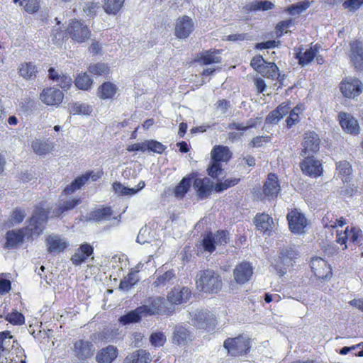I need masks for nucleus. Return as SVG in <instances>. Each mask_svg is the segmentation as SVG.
<instances>
[{
    "label": "nucleus",
    "mask_w": 363,
    "mask_h": 363,
    "mask_svg": "<svg viewBox=\"0 0 363 363\" xmlns=\"http://www.w3.org/2000/svg\"><path fill=\"white\" fill-rule=\"evenodd\" d=\"M240 182V178L230 177L224 179L223 181H218L216 183V192L220 193L229 188L233 187L238 184Z\"/></svg>",
    "instance_id": "nucleus-52"
},
{
    "label": "nucleus",
    "mask_w": 363,
    "mask_h": 363,
    "mask_svg": "<svg viewBox=\"0 0 363 363\" xmlns=\"http://www.w3.org/2000/svg\"><path fill=\"white\" fill-rule=\"evenodd\" d=\"M250 340L245 335H239L234 338H228L224 341L223 347L233 357L246 354L250 348Z\"/></svg>",
    "instance_id": "nucleus-7"
},
{
    "label": "nucleus",
    "mask_w": 363,
    "mask_h": 363,
    "mask_svg": "<svg viewBox=\"0 0 363 363\" xmlns=\"http://www.w3.org/2000/svg\"><path fill=\"white\" fill-rule=\"evenodd\" d=\"M69 113L74 115L76 114H89L91 113V107L89 105L79 103H74L69 107Z\"/></svg>",
    "instance_id": "nucleus-58"
},
{
    "label": "nucleus",
    "mask_w": 363,
    "mask_h": 363,
    "mask_svg": "<svg viewBox=\"0 0 363 363\" xmlns=\"http://www.w3.org/2000/svg\"><path fill=\"white\" fill-rule=\"evenodd\" d=\"M193 333L183 325L179 324L174 326L172 341L179 346H184L194 340Z\"/></svg>",
    "instance_id": "nucleus-27"
},
{
    "label": "nucleus",
    "mask_w": 363,
    "mask_h": 363,
    "mask_svg": "<svg viewBox=\"0 0 363 363\" xmlns=\"http://www.w3.org/2000/svg\"><path fill=\"white\" fill-rule=\"evenodd\" d=\"M280 191L281 186L278 176L275 173H269L262 187L264 197L268 200H274L277 198Z\"/></svg>",
    "instance_id": "nucleus-15"
},
{
    "label": "nucleus",
    "mask_w": 363,
    "mask_h": 363,
    "mask_svg": "<svg viewBox=\"0 0 363 363\" xmlns=\"http://www.w3.org/2000/svg\"><path fill=\"white\" fill-rule=\"evenodd\" d=\"M320 140L318 135L314 131H307L305 133L302 142V150L301 155L315 154L320 148Z\"/></svg>",
    "instance_id": "nucleus-19"
},
{
    "label": "nucleus",
    "mask_w": 363,
    "mask_h": 363,
    "mask_svg": "<svg viewBox=\"0 0 363 363\" xmlns=\"http://www.w3.org/2000/svg\"><path fill=\"white\" fill-rule=\"evenodd\" d=\"M289 230L291 233L301 234L308 225V220L300 211L297 208L291 209L286 216Z\"/></svg>",
    "instance_id": "nucleus-12"
},
{
    "label": "nucleus",
    "mask_w": 363,
    "mask_h": 363,
    "mask_svg": "<svg viewBox=\"0 0 363 363\" xmlns=\"http://www.w3.org/2000/svg\"><path fill=\"white\" fill-rule=\"evenodd\" d=\"M262 118L257 117L255 118H250L247 121L246 125L242 123L233 122L228 124V128L230 130H238L240 131L245 132L248 129L255 128L258 123H260Z\"/></svg>",
    "instance_id": "nucleus-49"
},
{
    "label": "nucleus",
    "mask_w": 363,
    "mask_h": 363,
    "mask_svg": "<svg viewBox=\"0 0 363 363\" xmlns=\"http://www.w3.org/2000/svg\"><path fill=\"white\" fill-rule=\"evenodd\" d=\"M125 0H104L103 9L109 15H117L123 9Z\"/></svg>",
    "instance_id": "nucleus-44"
},
{
    "label": "nucleus",
    "mask_w": 363,
    "mask_h": 363,
    "mask_svg": "<svg viewBox=\"0 0 363 363\" xmlns=\"http://www.w3.org/2000/svg\"><path fill=\"white\" fill-rule=\"evenodd\" d=\"M250 66L262 77L274 79L279 74V67L274 62H268L261 55H256L250 61Z\"/></svg>",
    "instance_id": "nucleus-6"
},
{
    "label": "nucleus",
    "mask_w": 363,
    "mask_h": 363,
    "mask_svg": "<svg viewBox=\"0 0 363 363\" xmlns=\"http://www.w3.org/2000/svg\"><path fill=\"white\" fill-rule=\"evenodd\" d=\"M339 88L345 98L354 99L363 92V83L357 77H345Z\"/></svg>",
    "instance_id": "nucleus-9"
},
{
    "label": "nucleus",
    "mask_w": 363,
    "mask_h": 363,
    "mask_svg": "<svg viewBox=\"0 0 363 363\" xmlns=\"http://www.w3.org/2000/svg\"><path fill=\"white\" fill-rule=\"evenodd\" d=\"M6 242L4 245V249H15L24 241L25 233L24 229H18L17 230H11L6 233Z\"/></svg>",
    "instance_id": "nucleus-30"
},
{
    "label": "nucleus",
    "mask_w": 363,
    "mask_h": 363,
    "mask_svg": "<svg viewBox=\"0 0 363 363\" xmlns=\"http://www.w3.org/2000/svg\"><path fill=\"white\" fill-rule=\"evenodd\" d=\"M290 102H283L280 104L274 110L269 112L267 116L265 121L269 124H277L289 113V116L286 119V124L288 128H291L294 125L300 121L299 114L301 112V108L297 105L291 111Z\"/></svg>",
    "instance_id": "nucleus-2"
},
{
    "label": "nucleus",
    "mask_w": 363,
    "mask_h": 363,
    "mask_svg": "<svg viewBox=\"0 0 363 363\" xmlns=\"http://www.w3.org/2000/svg\"><path fill=\"white\" fill-rule=\"evenodd\" d=\"M336 170L343 182H348L350 181L352 169L349 162L342 160L337 162Z\"/></svg>",
    "instance_id": "nucleus-45"
},
{
    "label": "nucleus",
    "mask_w": 363,
    "mask_h": 363,
    "mask_svg": "<svg viewBox=\"0 0 363 363\" xmlns=\"http://www.w3.org/2000/svg\"><path fill=\"white\" fill-rule=\"evenodd\" d=\"M37 68L32 62L21 63L18 68V73L25 79H30L36 77Z\"/></svg>",
    "instance_id": "nucleus-47"
},
{
    "label": "nucleus",
    "mask_w": 363,
    "mask_h": 363,
    "mask_svg": "<svg viewBox=\"0 0 363 363\" xmlns=\"http://www.w3.org/2000/svg\"><path fill=\"white\" fill-rule=\"evenodd\" d=\"M91 30L82 20L72 18L69 21L62 38H71L74 42L82 43L91 37Z\"/></svg>",
    "instance_id": "nucleus-4"
},
{
    "label": "nucleus",
    "mask_w": 363,
    "mask_h": 363,
    "mask_svg": "<svg viewBox=\"0 0 363 363\" xmlns=\"http://www.w3.org/2000/svg\"><path fill=\"white\" fill-rule=\"evenodd\" d=\"M294 25L292 19H287L279 21L275 26V34L277 38H280L284 34L288 33L289 28Z\"/></svg>",
    "instance_id": "nucleus-56"
},
{
    "label": "nucleus",
    "mask_w": 363,
    "mask_h": 363,
    "mask_svg": "<svg viewBox=\"0 0 363 363\" xmlns=\"http://www.w3.org/2000/svg\"><path fill=\"white\" fill-rule=\"evenodd\" d=\"M11 289V281L9 279V274H0V294L9 293Z\"/></svg>",
    "instance_id": "nucleus-61"
},
{
    "label": "nucleus",
    "mask_w": 363,
    "mask_h": 363,
    "mask_svg": "<svg viewBox=\"0 0 363 363\" xmlns=\"http://www.w3.org/2000/svg\"><path fill=\"white\" fill-rule=\"evenodd\" d=\"M188 301V296H157L150 305H144L147 315L170 314L174 311V306Z\"/></svg>",
    "instance_id": "nucleus-1"
},
{
    "label": "nucleus",
    "mask_w": 363,
    "mask_h": 363,
    "mask_svg": "<svg viewBox=\"0 0 363 363\" xmlns=\"http://www.w3.org/2000/svg\"><path fill=\"white\" fill-rule=\"evenodd\" d=\"M193 188L198 200H206L211 197L213 192H216V184L208 177H199L196 176L192 179Z\"/></svg>",
    "instance_id": "nucleus-8"
},
{
    "label": "nucleus",
    "mask_w": 363,
    "mask_h": 363,
    "mask_svg": "<svg viewBox=\"0 0 363 363\" xmlns=\"http://www.w3.org/2000/svg\"><path fill=\"white\" fill-rule=\"evenodd\" d=\"M311 5L309 1H303L298 2L295 4H292L286 9V11L291 13H300L303 11H306Z\"/></svg>",
    "instance_id": "nucleus-59"
},
{
    "label": "nucleus",
    "mask_w": 363,
    "mask_h": 363,
    "mask_svg": "<svg viewBox=\"0 0 363 363\" xmlns=\"http://www.w3.org/2000/svg\"><path fill=\"white\" fill-rule=\"evenodd\" d=\"M196 288L206 294H218L223 287L221 276L213 269L201 270L196 280Z\"/></svg>",
    "instance_id": "nucleus-3"
},
{
    "label": "nucleus",
    "mask_w": 363,
    "mask_h": 363,
    "mask_svg": "<svg viewBox=\"0 0 363 363\" xmlns=\"http://www.w3.org/2000/svg\"><path fill=\"white\" fill-rule=\"evenodd\" d=\"M321 45L319 43L311 45L308 48L303 51V48L296 49L294 57L298 60V64L301 67H305L310 65L316 57V52H319Z\"/></svg>",
    "instance_id": "nucleus-18"
},
{
    "label": "nucleus",
    "mask_w": 363,
    "mask_h": 363,
    "mask_svg": "<svg viewBox=\"0 0 363 363\" xmlns=\"http://www.w3.org/2000/svg\"><path fill=\"white\" fill-rule=\"evenodd\" d=\"M363 5V0H346L342 3L345 9L350 12H355Z\"/></svg>",
    "instance_id": "nucleus-63"
},
{
    "label": "nucleus",
    "mask_w": 363,
    "mask_h": 363,
    "mask_svg": "<svg viewBox=\"0 0 363 363\" xmlns=\"http://www.w3.org/2000/svg\"><path fill=\"white\" fill-rule=\"evenodd\" d=\"M143 264L138 263L134 267L131 268L128 274L121 279L118 289L123 292L130 290L140 280L138 274L140 272Z\"/></svg>",
    "instance_id": "nucleus-21"
},
{
    "label": "nucleus",
    "mask_w": 363,
    "mask_h": 363,
    "mask_svg": "<svg viewBox=\"0 0 363 363\" xmlns=\"http://www.w3.org/2000/svg\"><path fill=\"white\" fill-rule=\"evenodd\" d=\"M113 214L111 207H103L91 211L89 218L96 222L109 220Z\"/></svg>",
    "instance_id": "nucleus-46"
},
{
    "label": "nucleus",
    "mask_w": 363,
    "mask_h": 363,
    "mask_svg": "<svg viewBox=\"0 0 363 363\" xmlns=\"http://www.w3.org/2000/svg\"><path fill=\"white\" fill-rule=\"evenodd\" d=\"M350 61L357 71L363 72V44L359 40H355L350 43Z\"/></svg>",
    "instance_id": "nucleus-22"
},
{
    "label": "nucleus",
    "mask_w": 363,
    "mask_h": 363,
    "mask_svg": "<svg viewBox=\"0 0 363 363\" xmlns=\"http://www.w3.org/2000/svg\"><path fill=\"white\" fill-rule=\"evenodd\" d=\"M253 267L250 262L243 261L238 263L233 269L235 281L240 285L248 282L253 275Z\"/></svg>",
    "instance_id": "nucleus-16"
},
{
    "label": "nucleus",
    "mask_w": 363,
    "mask_h": 363,
    "mask_svg": "<svg viewBox=\"0 0 363 363\" xmlns=\"http://www.w3.org/2000/svg\"><path fill=\"white\" fill-rule=\"evenodd\" d=\"M322 223L325 228H335L337 226H343L346 224V220L343 217L337 218L332 212H327L322 218Z\"/></svg>",
    "instance_id": "nucleus-43"
},
{
    "label": "nucleus",
    "mask_w": 363,
    "mask_h": 363,
    "mask_svg": "<svg viewBox=\"0 0 363 363\" xmlns=\"http://www.w3.org/2000/svg\"><path fill=\"white\" fill-rule=\"evenodd\" d=\"M338 121L342 130L351 135L359 133L360 128L357 121L350 113L341 111L338 113Z\"/></svg>",
    "instance_id": "nucleus-25"
},
{
    "label": "nucleus",
    "mask_w": 363,
    "mask_h": 363,
    "mask_svg": "<svg viewBox=\"0 0 363 363\" xmlns=\"http://www.w3.org/2000/svg\"><path fill=\"white\" fill-rule=\"evenodd\" d=\"M88 72L94 77H108L111 69L107 63L96 62L91 63L88 67Z\"/></svg>",
    "instance_id": "nucleus-40"
},
{
    "label": "nucleus",
    "mask_w": 363,
    "mask_h": 363,
    "mask_svg": "<svg viewBox=\"0 0 363 363\" xmlns=\"http://www.w3.org/2000/svg\"><path fill=\"white\" fill-rule=\"evenodd\" d=\"M223 169L222 167V164L211 160L206 169V172L209 176V178L213 179H217L219 177V176H220L223 174Z\"/></svg>",
    "instance_id": "nucleus-57"
},
{
    "label": "nucleus",
    "mask_w": 363,
    "mask_h": 363,
    "mask_svg": "<svg viewBox=\"0 0 363 363\" xmlns=\"http://www.w3.org/2000/svg\"><path fill=\"white\" fill-rule=\"evenodd\" d=\"M362 232L355 227L350 229L347 227L345 231H337L336 242L340 245H345V249L347 248L346 243L349 240L350 242L359 243L362 238Z\"/></svg>",
    "instance_id": "nucleus-20"
},
{
    "label": "nucleus",
    "mask_w": 363,
    "mask_h": 363,
    "mask_svg": "<svg viewBox=\"0 0 363 363\" xmlns=\"http://www.w3.org/2000/svg\"><path fill=\"white\" fill-rule=\"evenodd\" d=\"M194 30L195 23L193 19L186 15H184L176 20L174 34L178 39H186Z\"/></svg>",
    "instance_id": "nucleus-10"
},
{
    "label": "nucleus",
    "mask_w": 363,
    "mask_h": 363,
    "mask_svg": "<svg viewBox=\"0 0 363 363\" xmlns=\"http://www.w3.org/2000/svg\"><path fill=\"white\" fill-rule=\"evenodd\" d=\"M64 99V94L58 89L48 87L40 95L41 101L47 106H59Z\"/></svg>",
    "instance_id": "nucleus-24"
},
{
    "label": "nucleus",
    "mask_w": 363,
    "mask_h": 363,
    "mask_svg": "<svg viewBox=\"0 0 363 363\" xmlns=\"http://www.w3.org/2000/svg\"><path fill=\"white\" fill-rule=\"evenodd\" d=\"M232 157V153L228 146L216 145L211 152V160L220 163H227Z\"/></svg>",
    "instance_id": "nucleus-32"
},
{
    "label": "nucleus",
    "mask_w": 363,
    "mask_h": 363,
    "mask_svg": "<svg viewBox=\"0 0 363 363\" xmlns=\"http://www.w3.org/2000/svg\"><path fill=\"white\" fill-rule=\"evenodd\" d=\"M196 176H199L198 172H193L183 177L174 189V196L183 199L191 188L192 179Z\"/></svg>",
    "instance_id": "nucleus-31"
},
{
    "label": "nucleus",
    "mask_w": 363,
    "mask_h": 363,
    "mask_svg": "<svg viewBox=\"0 0 363 363\" xmlns=\"http://www.w3.org/2000/svg\"><path fill=\"white\" fill-rule=\"evenodd\" d=\"M190 324L197 330L213 331L217 325L216 315L208 310H201L189 313Z\"/></svg>",
    "instance_id": "nucleus-5"
},
{
    "label": "nucleus",
    "mask_w": 363,
    "mask_h": 363,
    "mask_svg": "<svg viewBox=\"0 0 363 363\" xmlns=\"http://www.w3.org/2000/svg\"><path fill=\"white\" fill-rule=\"evenodd\" d=\"M216 245H225L230 240L229 232L227 230H218L214 234Z\"/></svg>",
    "instance_id": "nucleus-60"
},
{
    "label": "nucleus",
    "mask_w": 363,
    "mask_h": 363,
    "mask_svg": "<svg viewBox=\"0 0 363 363\" xmlns=\"http://www.w3.org/2000/svg\"><path fill=\"white\" fill-rule=\"evenodd\" d=\"M118 91L117 86L111 82H103L97 89V96L102 100L113 99Z\"/></svg>",
    "instance_id": "nucleus-35"
},
{
    "label": "nucleus",
    "mask_w": 363,
    "mask_h": 363,
    "mask_svg": "<svg viewBox=\"0 0 363 363\" xmlns=\"http://www.w3.org/2000/svg\"><path fill=\"white\" fill-rule=\"evenodd\" d=\"M253 223L257 230L262 232L264 235H269L274 229V220L267 213H258L253 218Z\"/></svg>",
    "instance_id": "nucleus-26"
},
{
    "label": "nucleus",
    "mask_w": 363,
    "mask_h": 363,
    "mask_svg": "<svg viewBox=\"0 0 363 363\" xmlns=\"http://www.w3.org/2000/svg\"><path fill=\"white\" fill-rule=\"evenodd\" d=\"M46 243L49 253H60L67 247V243L58 236H48Z\"/></svg>",
    "instance_id": "nucleus-36"
},
{
    "label": "nucleus",
    "mask_w": 363,
    "mask_h": 363,
    "mask_svg": "<svg viewBox=\"0 0 363 363\" xmlns=\"http://www.w3.org/2000/svg\"><path fill=\"white\" fill-rule=\"evenodd\" d=\"M298 257V252L294 246L284 247L281 250L279 261L284 266H293L294 262Z\"/></svg>",
    "instance_id": "nucleus-33"
},
{
    "label": "nucleus",
    "mask_w": 363,
    "mask_h": 363,
    "mask_svg": "<svg viewBox=\"0 0 363 363\" xmlns=\"http://www.w3.org/2000/svg\"><path fill=\"white\" fill-rule=\"evenodd\" d=\"M299 166L303 174L311 178H318L323 173L322 163L313 155L304 157Z\"/></svg>",
    "instance_id": "nucleus-11"
},
{
    "label": "nucleus",
    "mask_w": 363,
    "mask_h": 363,
    "mask_svg": "<svg viewBox=\"0 0 363 363\" xmlns=\"http://www.w3.org/2000/svg\"><path fill=\"white\" fill-rule=\"evenodd\" d=\"M151 361L150 354L145 350H138L127 356L123 363H148Z\"/></svg>",
    "instance_id": "nucleus-42"
},
{
    "label": "nucleus",
    "mask_w": 363,
    "mask_h": 363,
    "mask_svg": "<svg viewBox=\"0 0 363 363\" xmlns=\"http://www.w3.org/2000/svg\"><path fill=\"white\" fill-rule=\"evenodd\" d=\"M81 202L82 200L79 198H74L65 201L62 205L59 206L53 210L52 217H61L65 212L72 210L77 206L81 203Z\"/></svg>",
    "instance_id": "nucleus-41"
},
{
    "label": "nucleus",
    "mask_w": 363,
    "mask_h": 363,
    "mask_svg": "<svg viewBox=\"0 0 363 363\" xmlns=\"http://www.w3.org/2000/svg\"><path fill=\"white\" fill-rule=\"evenodd\" d=\"M150 342L155 347H161L166 342V336L162 332L154 333L150 337Z\"/></svg>",
    "instance_id": "nucleus-64"
},
{
    "label": "nucleus",
    "mask_w": 363,
    "mask_h": 363,
    "mask_svg": "<svg viewBox=\"0 0 363 363\" xmlns=\"http://www.w3.org/2000/svg\"><path fill=\"white\" fill-rule=\"evenodd\" d=\"M145 307L140 306L135 310L132 311L127 314L122 315L119 318V322L125 325L130 323H138L140 320L143 315H145L144 309Z\"/></svg>",
    "instance_id": "nucleus-39"
},
{
    "label": "nucleus",
    "mask_w": 363,
    "mask_h": 363,
    "mask_svg": "<svg viewBox=\"0 0 363 363\" xmlns=\"http://www.w3.org/2000/svg\"><path fill=\"white\" fill-rule=\"evenodd\" d=\"M118 355V350L113 345H108L100 350L96 355L98 363H111Z\"/></svg>",
    "instance_id": "nucleus-34"
},
{
    "label": "nucleus",
    "mask_w": 363,
    "mask_h": 363,
    "mask_svg": "<svg viewBox=\"0 0 363 363\" xmlns=\"http://www.w3.org/2000/svg\"><path fill=\"white\" fill-rule=\"evenodd\" d=\"M48 76L50 79L55 81L57 85L64 90L69 89L72 86V78L65 74H59L53 67L48 69Z\"/></svg>",
    "instance_id": "nucleus-37"
},
{
    "label": "nucleus",
    "mask_w": 363,
    "mask_h": 363,
    "mask_svg": "<svg viewBox=\"0 0 363 363\" xmlns=\"http://www.w3.org/2000/svg\"><path fill=\"white\" fill-rule=\"evenodd\" d=\"M165 149V146L160 142L154 140H146V150L162 154Z\"/></svg>",
    "instance_id": "nucleus-62"
},
{
    "label": "nucleus",
    "mask_w": 363,
    "mask_h": 363,
    "mask_svg": "<svg viewBox=\"0 0 363 363\" xmlns=\"http://www.w3.org/2000/svg\"><path fill=\"white\" fill-rule=\"evenodd\" d=\"M94 254V247L89 243L81 244L71 256L70 261L74 266H79L85 262Z\"/></svg>",
    "instance_id": "nucleus-28"
},
{
    "label": "nucleus",
    "mask_w": 363,
    "mask_h": 363,
    "mask_svg": "<svg viewBox=\"0 0 363 363\" xmlns=\"http://www.w3.org/2000/svg\"><path fill=\"white\" fill-rule=\"evenodd\" d=\"M93 80L86 72L79 74L74 79L75 86L81 90L87 91L91 88Z\"/></svg>",
    "instance_id": "nucleus-50"
},
{
    "label": "nucleus",
    "mask_w": 363,
    "mask_h": 363,
    "mask_svg": "<svg viewBox=\"0 0 363 363\" xmlns=\"http://www.w3.org/2000/svg\"><path fill=\"white\" fill-rule=\"evenodd\" d=\"M73 351L75 357L80 360H84L94 355L95 347L89 340H78L74 342Z\"/></svg>",
    "instance_id": "nucleus-23"
},
{
    "label": "nucleus",
    "mask_w": 363,
    "mask_h": 363,
    "mask_svg": "<svg viewBox=\"0 0 363 363\" xmlns=\"http://www.w3.org/2000/svg\"><path fill=\"white\" fill-rule=\"evenodd\" d=\"M13 3L23 5L24 10L28 13H35L40 9V0H13Z\"/></svg>",
    "instance_id": "nucleus-53"
},
{
    "label": "nucleus",
    "mask_w": 363,
    "mask_h": 363,
    "mask_svg": "<svg viewBox=\"0 0 363 363\" xmlns=\"http://www.w3.org/2000/svg\"><path fill=\"white\" fill-rule=\"evenodd\" d=\"M32 148L33 151L39 155H44L53 149V145L48 141H42L40 140H35L32 143Z\"/></svg>",
    "instance_id": "nucleus-48"
},
{
    "label": "nucleus",
    "mask_w": 363,
    "mask_h": 363,
    "mask_svg": "<svg viewBox=\"0 0 363 363\" xmlns=\"http://www.w3.org/2000/svg\"><path fill=\"white\" fill-rule=\"evenodd\" d=\"M103 174L104 172L102 170L99 171L96 173H94L92 171L86 172L85 174L77 177L71 182L70 184L65 186L62 194L65 195L72 194L77 190L81 189L90 178H91L93 181H96L102 177Z\"/></svg>",
    "instance_id": "nucleus-13"
},
{
    "label": "nucleus",
    "mask_w": 363,
    "mask_h": 363,
    "mask_svg": "<svg viewBox=\"0 0 363 363\" xmlns=\"http://www.w3.org/2000/svg\"><path fill=\"white\" fill-rule=\"evenodd\" d=\"M311 269L314 276L318 279H326L332 277L330 265L321 257H315L311 261Z\"/></svg>",
    "instance_id": "nucleus-17"
},
{
    "label": "nucleus",
    "mask_w": 363,
    "mask_h": 363,
    "mask_svg": "<svg viewBox=\"0 0 363 363\" xmlns=\"http://www.w3.org/2000/svg\"><path fill=\"white\" fill-rule=\"evenodd\" d=\"M174 277L175 273L174 269H169L164 272L162 274L157 276L156 279L153 281L152 286L154 287L164 286Z\"/></svg>",
    "instance_id": "nucleus-55"
},
{
    "label": "nucleus",
    "mask_w": 363,
    "mask_h": 363,
    "mask_svg": "<svg viewBox=\"0 0 363 363\" xmlns=\"http://www.w3.org/2000/svg\"><path fill=\"white\" fill-rule=\"evenodd\" d=\"M222 51V50L216 48H211L208 50H204L197 55L194 62H199L203 65L220 64L222 62V57L220 56Z\"/></svg>",
    "instance_id": "nucleus-29"
},
{
    "label": "nucleus",
    "mask_w": 363,
    "mask_h": 363,
    "mask_svg": "<svg viewBox=\"0 0 363 363\" xmlns=\"http://www.w3.org/2000/svg\"><path fill=\"white\" fill-rule=\"evenodd\" d=\"M273 8L274 4L271 1L262 0H257L245 6V9L248 11H267Z\"/></svg>",
    "instance_id": "nucleus-51"
},
{
    "label": "nucleus",
    "mask_w": 363,
    "mask_h": 363,
    "mask_svg": "<svg viewBox=\"0 0 363 363\" xmlns=\"http://www.w3.org/2000/svg\"><path fill=\"white\" fill-rule=\"evenodd\" d=\"M50 213L49 209H45L41 206H37L34 211V215L30 219V230L32 234H41L43 231V223H45Z\"/></svg>",
    "instance_id": "nucleus-14"
},
{
    "label": "nucleus",
    "mask_w": 363,
    "mask_h": 363,
    "mask_svg": "<svg viewBox=\"0 0 363 363\" xmlns=\"http://www.w3.org/2000/svg\"><path fill=\"white\" fill-rule=\"evenodd\" d=\"M13 337L9 331H3L0 333V362L3 363L4 355L10 351L13 347Z\"/></svg>",
    "instance_id": "nucleus-38"
},
{
    "label": "nucleus",
    "mask_w": 363,
    "mask_h": 363,
    "mask_svg": "<svg viewBox=\"0 0 363 363\" xmlns=\"http://www.w3.org/2000/svg\"><path fill=\"white\" fill-rule=\"evenodd\" d=\"M202 247L204 251L213 253L216 249L215 238L212 232L206 233L201 241Z\"/></svg>",
    "instance_id": "nucleus-54"
}]
</instances>
